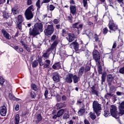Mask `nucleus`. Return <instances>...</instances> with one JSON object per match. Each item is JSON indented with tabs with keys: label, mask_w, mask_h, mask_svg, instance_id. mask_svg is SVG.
Masks as SVG:
<instances>
[{
	"label": "nucleus",
	"mask_w": 124,
	"mask_h": 124,
	"mask_svg": "<svg viewBox=\"0 0 124 124\" xmlns=\"http://www.w3.org/2000/svg\"><path fill=\"white\" fill-rule=\"evenodd\" d=\"M43 24L42 22H37L32 28L29 29V35L31 36H37L40 34V32H42L43 31Z\"/></svg>",
	"instance_id": "obj_1"
},
{
	"label": "nucleus",
	"mask_w": 124,
	"mask_h": 124,
	"mask_svg": "<svg viewBox=\"0 0 124 124\" xmlns=\"http://www.w3.org/2000/svg\"><path fill=\"white\" fill-rule=\"evenodd\" d=\"M93 108L97 117L99 116L100 110H101V105L98 103L97 101H94L93 103Z\"/></svg>",
	"instance_id": "obj_2"
},
{
	"label": "nucleus",
	"mask_w": 124,
	"mask_h": 124,
	"mask_svg": "<svg viewBox=\"0 0 124 124\" xmlns=\"http://www.w3.org/2000/svg\"><path fill=\"white\" fill-rule=\"evenodd\" d=\"M93 60L95 61L97 64H100V55L99 52L96 50L94 49L93 52Z\"/></svg>",
	"instance_id": "obj_3"
},
{
	"label": "nucleus",
	"mask_w": 124,
	"mask_h": 124,
	"mask_svg": "<svg viewBox=\"0 0 124 124\" xmlns=\"http://www.w3.org/2000/svg\"><path fill=\"white\" fill-rule=\"evenodd\" d=\"M98 66V72L99 75H102L101 77V84L103 85V82H105L107 76V73L106 72L102 73V68L100 64H97Z\"/></svg>",
	"instance_id": "obj_4"
},
{
	"label": "nucleus",
	"mask_w": 124,
	"mask_h": 124,
	"mask_svg": "<svg viewBox=\"0 0 124 124\" xmlns=\"http://www.w3.org/2000/svg\"><path fill=\"white\" fill-rule=\"evenodd\" d=\"M53 32L54 27L52 25H48L47 29H45L44 31V33L45 35H46V36H48V35H51V34L53 33Z\"/></svg>",
	"instance_id": "obj_5"
},
{
	"label": "nucleus",
	"mask_w": 124,
	"mask_h": 124,
	"mask_svg": "<svg viewBox=\"0 0 124 124\" xmlns=\"http://www.w3.org/2000/svg\"><path fill=\"white\" fill-rule=\"evenodd\" d=\"M108 19H109V23L108 24L109 30L113 31H116L118 30V26L115 23H112V19L111 16L108 17Z\"/></svg>",
	"instance_id": "obj_6"
},
{
	"label": "nucleus",
	"mask_w": 124,
	"mask_h": 124,
	"mask_svg": "<svg viewBox=\"0 0 124 124\" xmlns=\"http://www.w3.org/2000/svg\"><path fill=\"white\" fill-rule=\"evenodd\" d=\"M59 41L58 40H56L51 45L50 47L48 48L46 51V52H47V53H49L50 51H52L55 49L57 45H58Z\"/></svg>",
	"instance_id": "obj_7"
},
{
	"label": "nucleus",
	"mask_w": 124,
	"mask_h": 124,
	"mask_svg": "<svg viewBox=\"0 0 124 124\" xmlns=\"http://www.w3.org/2000/svg\"><path fill=\"white\" fill-rule=\"evenodd\" d=\"M78 22H77L73 24L72 27L77 31V34H79V30L82 28V24H78Z\"/></svg>",
	"instance_id": "obj_8"
},
{
	"label": "nucleus",
	"mask_w": 124,
	"mask_h": 124,
	"mask_svg": "<svg viewBox=\"0 0 124 124\" xmlns=\"http://www.w3.org/2000/svg\"><path fill=\"white\" fill-rule=\"evenodd\" d=\"M34 7L32 5L29 6L25 12V16H33L32 14V11H34L33 9Z\"/></svg>",
	"instance_id": "obj_9"
},
{
	"label": "nucleus",
	"mask_w": 124,
	"mask_h": 124,
	"mask_svg": "<svg viewBox=\"0 0 124 124\" xmlns=\"http://www.w3.org/2000/svg\"><path fill=\"white\" fill-rule=\"evenodd\" d=\"M110 113L112 117L117 119L116 114H117V107L114 105H111L110 107Z\"/></svg>",
	"instance_id": "obj_10"
},
{
	"label": "nucleus",
	"mask_w": 124,
	"mask_h": 124,
	"mask_svg": "<svg viewBox=\"0 0 124 124\" xmlns=\"http://www.w3.org/2000/svg\"><path fill=\"white\" fill-rule=\"evenodd\" d=\"M7 108L5 106H2L0 108V114L1 116L4 117L6 115Z\"/></svg>",
	"instance_id": "obj_11"
},
{
	"label": "nucleus",
	"mask_w": 124,
	"mask_h": 124,
	"mask_svg": "<svg viewBox=\"0 0 124 124\" xmlns=\"http://www.w3.org/2000/svg\"><path fill=\"white\" fill-rule=\"evenodd\" d=\"M73 74H68L65 78V82L68 83H71L73 81Z\"/></svg>",
	"instance_id": "obj_12"
},
{
	"label": "nucleus",
	"mask_w": 124,
	"mask_h": 124,
	"mask_svg": "<svg viewBox=\"0 0 124 124\" xmlns=\"http://www.w3.org/2000/svg\"><path fill=\"white\" fill-rule=\"evenodd\" d=\"M64 113V109H61L58 111L56 115L53 116L52 118L53 119H56L57 118H59L62 116Z\"/></svg>",
	"instance_id": "obj_13"
},
{
	"label": "nucleus",
	"mask_w": 124,
	"mask_h": 124,
	"mask_svg": "<svg viewBox=\"0 0 124 124\" xmlns=\"http://www.w3.org/2000/svg\"><path fill=\"white\" fill-rule=\"evenodd\" d=\"M53 79L54 82H58L60 81L59 75L57 72L53 73Z\"/></svg>",
	"instance_id": "obj_14"
},
{
	"label": "nucleus",
	"mask_w": 124,
	"mask_h": 124,
	"mask_svg": "<svg viewBox=\"0 0 124 124\" xmlns=\"http://www.w3.org/2000/svg\"><path fill=\"white\" fill-rule=\"evenodd\" d=\"M76 36L74 34L70 33L68 35V37H66V39L69 43H71L74 41Z\"/></svg>",
	"instance_id": "obj_15"
},
{
	"label": "nucleus",
	"mask_w": 124,
	"mask_h": 124,
	"mask_svg": "<svg viewBox=\"0 0 124 124\" xmlns=\"http://www.w3.org/2000/svg\"><path fill=\"white\" fill-rule=\"evenodd\" d=\"M56 106L57 107V109H60L61 108H64L66 107V105L64 103H57L56 105Z\"/></svg>",
	"instance_id": "obj_16"
},
{
	"label": "nucleus",
	"mask_w": 124,
	"mask_h": 124,
	"mask_svg": "<svg viewBox=\"0 0 124 124\" xmlns=\"http://www.w3.org/2000/svg\"><path fill=\"white\" fill-rule=\"evenodd\" d=\"M2 32L3 33V36L4 37L6 38V39H11V37H10V35L7 32V31H5L4 29L2 30Z\"/></svg>",
	"instance_id": "obj_17"
},
{
	"label": "nucleus",
	"mask_w": 124,
	"mask_h": 124,
	"mask_svg": "<svg viewBox=\"0 0 124 124\" xmlns=\"http://www.w3.org/2000/svg\"><path fill=\"white\" fill-rule=\"evenodd\" d=\"M71 47H73L74 49L78 50V49L79 48V45L76 42H74L72 43L70 45Z\"/></svg>",
	"instance_id": "obj_18"
},
{
	"label": "nucleus",
	"mask_w": 124,
	"mask_h": 124,
	"mask_svg": "<svg viewBox=\"0 0 124 124\" xmlns=\"http://www.w3.org/2000/svg\"><path fill=\"white\" fill-rule=\"evenodd\" d=\"M70 13H71V14H72V15L73 16L75 15L77 12L76 6H70Z\"/></svg>",
	"instance_id": "obj_19"
},
{
	"label": "nucleus",
	"mask_w": 124,
	"mask_h": 124,
	"mask_svg": "<svg viewBox=\"0 0 124 124\" xmlns=\"http://www.w3.org/2000/svg\"><path fill=\"white\" fill-rule=\"evenodd\" d=\"M61 67V63L60 62H57L53 65L52 68L53 69L58 70Z\"/></svg>",
	"instance_id": "obj_20"
},
{
	"label": "nucleus",
	"mask_w": 124,
	"mask_h": 124,
	"mask_svg": "<svg viewBox=\"0 0 124 124\" xmlns=\"http://www.w3.org/2000/svg\"><path fill=\"white\" fill-rule=\"evenodd\" d=\"M114 77L112 76L111 74H108L107 76V81L108 82H112L114 80Z\"/></svg>",
	"instance_id": "obj_21"
},
{
	"label": "nucleus",
	"mask_w": 124,
	"mask_h": 124,
	"mask_svg": "<svg viewBox=\"0 0 124 124\" xmlns=\"http://www.w3.org/2000/svg\"><path fill=\"white\" fill-rule=\"evenodd\" d=\"M73 79L74 84H77L79 81V77H78L76 75H73Z\"/></svg>",
	"instance_id": "obj_22"
},
{
	"label": "nucleus",
	"mask_w": 124,
	"mask_h": 124,
	"mask_svg": "<svg viewBox=\"0 0 124 124\" xmlns=\"http://www.w3.org/2000/svg\"><path fill=\"white\" fill-rule=\"evenodd\" d=\"M20 122V116L19 114H16L15 118V124H19Z\"/></svg>",
	"instance_id": "obj_23"
},
{
	"label": "nucleus",
	"mask_w": 124,
	"mask_h": 124,
	"mask_svg": "<svg viewBox=\"0 0 124 124\" xmlns=\"http://www.w3.org/2000/svg\"><path fill=\"white\" fill-rule=\"evenodd\" d=\"M84 67H80L78 71V77H80L82 76V75L84 73Z\"/></svg>",
	"instance_id": "obj_24"
},
{
	"label": "nucleus",
	"mask_w": 124,
	"mask_h": 124,
	"mask_svg": "<svg viewBox=\"0 0 124 124\" xmlns=\"http://www.w3.org/2000/svg\"><path fill=\"white\" fill-rule=\"evenodd\" d=\"M85 112V109L84 108H81L78 111V114L79 116L83 115Z\"/></svg>",
	"instance_id": "obj_25"
},
{
	"label": "nucleus",
	"mask_w": 124,
	"mask_h": 124,
	"mask_svg": "<svg viewBox=\"0 0 124 124\" xmlns=\"http://www.w3.org/2000/svg\"><path fill=\"white\" fill-rule=\"evenodd\" d=\"M36 119L37 120H35V123L36 124H38L40 121H41V120L42 119V117L40 114H39L37 115Z\"/></svg>",
	"instance_id": "obj_26"
},
{
	"label": "nucleus",
	"mask_w": 124,
	"mask_h": 124,
	"mask_svg": "<svg viewBox=\"0 0 124 124\" xmlns=\"http://www.w3.org/2000/svg\"><path fill=\"white\" fill-rule=\"evenodd\" d=\"M89 115L92 120H94L96 118V116L95 115L94 113L90 112L89 113Z\"/></svg>",
	"instance_id": "obj_27"
},
{
	"label": "nucleus",
	"mask_w": 124,
	"mask_h": 124,
	"mask_svg": "<svg viewBox=\"0 0 124 124\" xmlns=\"http://www.w3.org/2000/svg\"><path fill=\"white\" fill-rule=\"evenodd\" d=\"M32 66L33 68H36L38 65V61L35 60L32 62L31 63Z\"/></svg>",
	"instance_id": "obj_28"
},
{
	"label": "nucleus",
	"mask_w": 124,
	"mask_h": 124,
	"mask_svg": "<svg viewBox=\"0 0 124 124\" xmlns=\"http://www.w3.org/2000/svg\"><path fill=\"white\" fill-rule=\"evenodd\" d=\"M40 0H38L36 3V6L37 7V12H38V13H39V9L41 8V6H40Z\"/></svg>",
	"instance_id": "obj_29"
},
{
	"label": "nucleus",
	"mask_w": 124,
	"mask_h": 124,
	"mask_svg": "<svg viewBox=\"0 0 124 124\" xmlns=\"http://www.w3.org/2000/svg\"><path fill=\"white\" fill-rule=\"evenodd\" d=\"M84 72L85 73L89 72L91 70V66L89 65H86L84 68Z\"/></svg>",
	"instance_id": "obj_30"
},
{
	"label": "nucleus",
	"mask_w": 124,
	"mask_h": 124,
	"mask_svg": "<svg viewBox=\"0 0 124 124\" xmlns=\"http://www.w3.org/2000/svg\"><path fill=\"white\" fill-rule=\"evenodd\" d=\"M31 89L34 91H37L38 90V87L37 85H36L34 84H31Z\"/></svg>",
	"instance_id": "obj_31"
},
{
	"label": "nucleus",
	"mask_w": 124,
	"mask_h": 124,
	"mask_svg": "<svg viewBox=\"0 0 124 124\" xmlns=\"http://www.w3.org/2000/svg\"><path fill=\"white\" fill-rule=\"evenodd\" d=\"M8 96H9V98L10 100H15V99H16L15 96H14V95H13V94H12L11 93H9Z\"/></svg>",
	"instance_id": "obj_32"
},
{
	"label": "nucleus",
	"mask_w": 124,
	"mask_h": 124,
	"mask_svg": "<svg viewBox=\"0 0 124 124\" xmlns=\"http://www.w3.org/2000/svg\"><path fill=\"white\" fill-rule=\"evenodd\" d=\"M17 20L18 21L17 23H22L24 21L23 17L22 16H18Z\"/></svg>",
	"instance_id": "obj_33"
},
{
	"label": "nucleus",
	"mask_w": 124,
	"mask_h": 124,
	"mask_svg": "<svg viewBox=\"0 0 124 124\" xmlns=\"http://www.w3.org/2000/svg\"><path fill=\"white\" fill-rule=\"evenodd\" d=\"M30 96L31 98H35L36 96V94L34 92L31 91L30 93Z\"/></svg>",
	"instance_id": "obj_34"
},
{
	"label": "nucleus",
	"mask_w": 124,
	"mask_h": 124,
	"mask_svg": "<svg viewBox=\"0 0 124 124\" xmlns=\"http://www.w3.org/2000/svg\"><path fill=\"white\" fill-rule=\"evenodd\" d=\"M43 57H44V58H46V59H48L49 56V54H48L46 52L45 53L43 52Z\"/></svg>",
	"instance_id": "obj_35"
},
{
	"label": "nucleus",
	"mask_w": 124,
	"mask_h": 124,
	"mask_svg": "<svg viewBox=\"0 0 124 124\" xmlns=\"http://www.w3.org/2000/svg\"><path fill=\"white\" fill-rule=\"evenodd\" d=\"M54 8H55V7L52 4L50 5L49 6H47V9L50 11H53Z\"/></svg>",
	"instance_id": "obj_36"
},
{
	"label": "nucleus",
	"mask_w": 124,
	"mask_h": 124,
	"mask_svg": "<svg viewBox=\"0 0 124 124\" xmlns=\"http://www.w3.org/2000/svg\"><path fill=\"white\" fill-rule=\"evenodd\" d=\"M124 109V101H123L119 106V109Z\"/></svg>",
	"instance_id": "obj_37"
},
{
	"label": "nucleus",
	"mask_w": 124,
	"mask_h": 124,
	"mask_svg": "<svg viewBox=\"0 0 124 124\" xmlns=\"http://www.w3.org/2000/svg\"><path fill=\"white\" fill-rule=\"evenodd\" d=\"M38 63H39L40 66L42 67L44 64L42 62V60L41 58H38Z\"/></svg>",
	"instance_id": "obj_38"
},
{
	"label": "nucleus",
	"mask_w": 124,
	"mask_h": 124,
	"mask_svg": "<svg viewBox=\"0 0 124 124\" xmlns=\"http://www.w3.org/2000/svg\"><path fill=\"white\" fill-rule=\"evenodd\" d=\"M91 93H92V94L95 95L97 96H98V91L95 90H93V91H91Z\"/></svg>",
	"instance_id": "obj_39"
},
{
	"label": "nucleus",
	"mask_w": 124,
	"mask_h": 124,
	"mask_svg": "<svg viewBox=\"0 0 124 124\" xmlns=\"http://www.w3.org/2000/svg\"><path fill=\"white\" fill-rule=\"evenodd\" d=\"M56 38V35H53L51 38H50V41L51 42H55V39Z\"/></svg>",
	"instance_id": "obj_40"
},
{
	"label": "nucleus",
	"mask_w": 124,
	"mask_h": 124,
	"mask_svg": "<svg viewBox=\"0 0 124 124\" xmlns=\"http://www.w3.org/2000/svg\"><path fill=\"white\" fill-rule=\"evenodd\" d=\"M109 114H110V113L108 111H107V110L104 111V116L105 117H108V116L109 115Z\"/></svg>",
	"instance_id": "obj_41"
},
{
	"label": "nucleus",
	"mask_w": 124,
	"mask_h": 124,
	"mask_svg": "<svg viewBox=\"0 0 124 124\" xmlns=\"http://www.w3.org/2000/svg\"><path fill=\"white\" fill-rule=\"evenodd\" d=\"M4 83V79L2 77L0 76V85H2Z\"/></svg>",
	"instance_id": "obj_42"
},
{
	"label": "nucleus",
	"mask_w": 124,
	"mask_h": 124,
	"mask_svg": "<svg viewBox=\"0 0 124 124\" xmlns=\"http://www.w3.org/2000/svg\"><path fill=\"white\" fill-rule=\"evenodd\" d=\"M12 13L13 14V15H16L17 13H18V12L17 11V10L16 9H12Z\"/></svg>",
	"instance_id": "obj_43"
},
{
	"label": "nucleus",
	"mask_w": 124,
	"mask_h": 124,
	"mask_svg": "<svg viewBox=\"0 0 124 124\" xmlns=\"http://www.w3.org/2000/svg\"><path fill=\"white\" fill-rule=\"evenodd\" d=\"M16 28H18L20 31L22 30V23H18L17 22V25Z\"/></svg>",
	"instance_id": "obj_44"
},
{
	"label": "nucleus",
	"mask_w": 124,
	"mask_h": 124,
	"mask_svg": "<svg viewBox=\"0 0 124 124\" xmlns=\"http://www.w3.org/2000/svg\"><path fill=\"white\" fill-rule=\"evenodd\" d=\"M119 73L121 74H124V66L123 67L120 68Z\"/></svg>",
	"instance_id": "obj_45"
},
{
	"label": "nucleus",
	"mask_w": 124,
	"mask_h": 124,
	"mask_svg": "<svg viewBox=\"0 0 124 124\" xmlns=\"http://www.w3.org/2000/svg\"><path fill=\"white\" fill-rule=\"evenodd\" d=\"M120 110L119 112V114L121 115H124V108H121V109H119Z\"/></svg>",
	"instance_id": "obj_46"
},
{
	"label": "nucleus",
	"mask_w": 124,
	"mask_h": 124,
	"mask_svg": "<svg viewBox=\"0 0 124 124\" xmlns=\"http://www.w3.org/2000/svg\"><path fill=\"white\" fill-rule=\"evenodd\" d=\"M108 31V29L107 27L103 29V33H104V34H107Z\"/></svg>",
	"instance_id": "obj_47"
},
{
	"label": "nucleus",
	"mask_w": 124,
	"mask_h": 124,
	"mask_svg": "<svg viewBox=\"0 0 124 124\" xmlns=\"http://www.w3.org/2000/svg\"><path fill=\"white\" fill-rule=\"evenodd\" d=\"M69 118V114L67 113H65L63 116V119H67Z\"/></svg>",
	"instance_id": "obj_48"
},
{
	"label": "nucleus",
	"mask_w": 124,
	"mask_h": 124,
	"mask_svg": "<svg viewBox=\"0 0 124 124\" xmlns=\"http://www.w3.org/2000/svg\"><path fill=\"white\" fill-rule=\"evenodd\" d=\"M48 93V91L47 89H46L45 92L44 96L46 98H47V95Z\"/></svg>",
	"instance_id": "obj_49"
},
{
	"label": "nucleus",
	"mask_w": 124,
	"mask_h": 124,
	"mask_svg": "<svg viewBox=\"0 0 124 124\" xmlns=\"http://www.w3.org/2000/svg\"><path fill=\"white\" fill-rule=\"evenodd\" d=\"M24 48H25L27 51V52H31V48L30 47H28L27 45L25 47H24Z\"/></svg>",
	"instance_id": "obj_50"
},
{
	"label": "nucleus",
	"mask_w": 124,
	"mask_h": 124,
	"mask_svg": "<svg viewBox=\"0 0 124 124\" xmlns=\"http://www.w3.org/2000/svg\"><path fill=\"white\" fill-rule=\"evenodd\" d=\"M83 51V49H79L78 48V49L75 50L76 53H78V54H79Z\"/></svg>",
	"instance_id": "obj_51"
},
{
	"label": "nucleus",
	"mask_w": 124,
	"mask_h": 124,
	"mask_svg": "<svg viewBox=\"0 0 124 124\" xmlns=\"http://www.w3.org/2000/svg\"><path fill=\"white\" fill-rule=\"evenodd\" d=\"M83 5L84 7H87V0H83Z\"/></svg>",
	"instance_id": "obj_52"
},
{
	"label": "nucleus",
	"mask_w": 124,
	"mask_h": 124,
	"mask_svg": "<svg viewBox=\"0 0 124 124\" xmlns=\"http://www.w3.org/2000/svg\"><path fill=\"white\" fill-rule=\"evenodd\" d=\"M20 43L22 45V46H23V47H25L27 45L25 44L24 42H23L22 40H21Z\"/></svg>",
	"instance_id": "obj_53"
},
{
	"label": "nucleus",
	"mask_w": 124,
	"mask_h": 124,
	"mask_svg": "<svg viewBox=\"0 0 124 124\" xmlns=\"http://www.w3.org/2000/svg\"><path fill=\"white\" fill-rule=\"evenodd\" d=\"M67 19L69 21V22H70V23H72L73 17H72V16H67Z\"/></svg>",
	"instance_id": "obj_54"
},
{
	"label": "nucleus",
	"mask_w": 124,
	"mask_h": 124,
	"mask_svg": "<svg viewBox=\"0 0 124 124\" xmlns=\"http://www.w3.org/2000/svg\"><path fill=\"white\" fill-rule=\"evenodd\" d=\"M31 3H32L31 0H27V5H31Z\"/></svg>",
	"instance_id": "obj_55"
},
{
	"label": "nucleus",
	"mask_w": 124,
	"mask_h": 124,
	"mask_svg": "<svg viewBox=\"0 0 124 124\" xmlns=\"http://www.w3.org/2000/svg\"><path fill=\"white\" fill-rule=\"evenodd\" d=\"M106 96L108 97H112L113 94L110 93H107Z\"/></svg>",
	"instance_id": "obj_56"
},
{
	"label": "nucleus",
	"mask_w": 124,
	"mask_h": 124,
	"mask_svg": "<svg viewBox=\"0 0 124 124\" xmlns=\"http://www.w3.org/2000/svg\"><path fill=\"white\" fill-rule=\"evenodd\" d=\"M23 52V48L21 47L18 48V50H17V52L21 53H22Z\"/></svg>",
	"instance_id": "obj_57"
},
{
	"label": "nucleus",
	"mask_w": 124,
	"mask_h": 124,
	"mask_svg": "<svg viewBox=\"0 0 124 124\" xmlns=\"http://www.w3.org/2000/svg\"><path fill=\"white\" fill-rule=\"evenodd\" d=\"M53 23H54V24L56 25L57 24H58V23H59V20H58L57 19H55L53 20Z\"/></svg>",
	"instance_id": "obj_58"
},
{
	"label": "nucleus",
	"mask_w": 124,
	"mask_h": 124,
	"mask_svg": "<svg viewBox=\"0 0 124 124\" xmlns=\"http://www.w3.org/2000/svg\"><path fill=\"white\" fill-rule=\"evenodd\" d=\"M94 36V38L95 40V41L97 42L98 40H99V38H98V35L96 34H95Z\"/></svg>",
	"instance_id": "obj_59"
},
{
	"label": "nucleus",
	"mask_w": 124,
	"mask_h": 124,
	"mask_svg": "<svg viewBox=\"0 0 124 124\" xmlns=\"http://www.w3.org/2000/svg\"><path fill=\"white\" fill-rule=\"evenodd\" d=\"M66 31L65 29H62V36H64V34H66Z\"/></svg>",
	"instance_id": "obj_60"
},
{
	"label": "nucleus",
	"mask_w": 124,
	"mask_h": 124,
	"mask_svg": "<svg viewBox=\"0 0 124 124\" xmlns=\"http://www.w3.org/2000/svg\"><path fill=\"white\" fill-rule=\"evenodd\" d=\"M25 17L27 20H31L33 17V16H26Z\"/></svg>",
	"instance_id": "obj_61"
},
{
	"label": "nucleus",
	"mask_w": 124,
	"mask_h": 124,
	"mask_svg": "<svg viewBox=\"0 0 124 124\" xmlns=\"http://www.w3.org/2000/svg\"><path fill=\"white\" fill-rule=\"evenodd\" d=\"M116 46H117L116 42H114L112 46V49L116 48Z\"/></svg>",
	"instance_id": "obj_62"
},
{
	"label": "nucleus",
	"mask_w": 124,
	"mask_h": 124,
	"mask_svg": "<svg viewBox=\"0 0 124 124\" xmlns=\"http://www.w3.org/2000/svg\"><path fill=\"white\" fill-rule=\"evenodd\" d=\"M62 101H65L66 100V97L65 95H62Z\"/></svg>",
	"instance_id": "obj_63"
},
{
	"label": "nucleus",
	"mask_w": 124,
	"mask_h": 124,
	"mask_svg": "<svg viewBox=\"0 0 124 124\" xmlns=\"http://www.w3.org/2000/svg\"><path fill=\"white\" fill-rule=\"evenodd\" d=\"M84 124H90L89 120H88L87 119L84 120Z\"/></svg>",
	"instance_id": "obj_64"
}]
</instances>
